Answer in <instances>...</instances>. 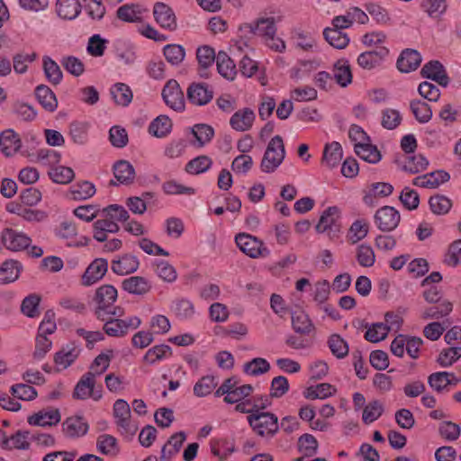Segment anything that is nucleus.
<instances>
[{
  "instance_id": "nucleus-43",
  "label": "nucleus",
  "mask_w": 461,
  "mask_h": 461,
  "mask_svg": "<svg viewBox=\"0 0 461 461\" xmlns=\"http://www.w3.org/2000/svg\"><path fill=\"white\" fill-rule=\"evenodd\" d=\"M111 95L114 102L122 106H128L132 101V92L124 83H116L111 89Z\"/></svg>"
},
{
  "instance_id": "nucleus-8",
  "label": "nucleus",
  "mask_w": 461,
  "mask_h": 461,
  "mask_svg": "<svg viewBox=\"0 0 461 461\" xmlns=\"http://www.w3.org/2000/svg\"><path fill=\"white\" fill-rule=\"evenodd\" d=\"M1 242L6 249L17 252L28 249L32 239L23 232L5 228L1 233Z\"/></svg>"
},
{
  "instance_id": "nucleus-60",
  "label": "nucleus",
  "mask_w": 461,
  "mask_h": 461,
  "mask_svg": "<svg viewBox=\"0 0 461 461\" xmlns=\"http://www.w3.org/2000/svg\"><path fill=\"white\" fill-rule=\"evenodd\" d=\"M461 357V347H453L443 349L437 359L438 365L442 367L452 366Z\"/></svg>"
},
{
  "instance_id": "nucleus-56",
  "label": "nucleus",
  "mask_w": 461,
  "mask_h": 461,
  "mask_svg": "<svg viewBox=\"0 0 461 461\" xmlns=\"http://www.w3.org/2000/svg\"><path fill=\"white\" fill-rule=\"evenodd\" d=\"M217 55H215L214 50L207 45L199 47L196 50V59L200 67V69L206 70L209 67L216 61Z\"/></svg>"
},
{
  "instance_id": "nucleus-44",
  "label": "nucleus",
  "mask_w": 461,
  "mask_h": 461,
  "mask_svg": "<svg viewBox=\"0 0 461 461\" xmlns=\"http://www.w3.org/2000/svg\"><path fill=\"white\" fill-rule=\"evenodd\" d=\"M297 446L303 456L312 457L317 453L319 443L312 434L305 433L299 437Z\"/></svg>"
},
{
  "instance_id": "nucleus-22",
  "label": "nucleus",
  "mask_w": 461,
  "mask_h": 461,
  "mask_svg": "<svg viewBox=\"0 0 461 461\" xmlns=\"http://www.w3.org/2000/svg\"><path fill=\"white\" fill-rule=\"evenodd\" d=\"M139 259L133 256L125 254L121 258L112 261V271L119 276L134 273L139 268Z\"/></svg>"
},
{
  "instance_id": "nucleus-58",
  "label": "nucleus",
  "mask_w": 461,
  "mask_h": 461,
  "mask_svg": "<svg viewBox=\"0 0 461 461\" xmlns=\"http://www.w3.org/2000/svg\"><path fill=\"white\" fill-rule=\"evenodd\" d=\"M171 355V348L168 345L161 344L149 348L146 352L143 359L149 364H154L156 361L170 357Z\"/></svg>"
},
{
  "instance_id": "nucleus-39",
  "label": "nucleus",
  "mask_w": 461,
  "mask_h": 461,
  "mask_svg": "<svg viewBox=\"0 0 461 461\" xmlns=\"http://www.w3.org/2000/svg\"><path fill=\"white\" fill-rule=\"evenodd\" d=\"M42 63L44 74L49 82L54 86L59 85L63 74L58 63L48 56L43 57Z\"/></svg>"
},
{
  "instance_id": "nucleus-40",
  "label": "nucleus",
  "mask_w": 461,
  "mask_h": 461,
  "mask_svg": "<svg viewBox=\"0 0 461 461\" xmlns=\"http://www.w3.org/2000/svg\"><path fill=\"white\" fill-rule=\"evenodd\" d=\"M438 303V304L437 305L426 308L421 314V318L424 320L440 319L448 315L453 310V304L447 300H444Z\"/></svg>"
},
{
  "instance_id": "nucleus-14",
  "label": "nucleus",
  "mask_w": 461,
  "mask_h": 461,
  "mask_svg": "<svg viewBox=\"0 0 461 461\" xmlns=\"http://www.w3.org/2000/svg\"><path fill=\"white\" fill-rule=\"evenodd\" d=\"M113 416L116 419V425L122 429V433L133 434L136 430L131 429V409L128 402L122 399L115 401L113 404Z\"/></svg>"
},
{
  "instance_id": "nucleus-34",
  "label": "nucleus",
  "mask_w": 461,
  "mask_h": 461,
  "mask_svg": "<svg viewBox=\"0 0 461 461\" xmlns=\"http://www.w3.org/2000/svg\"><path fill=\"white\" fill-rule=\"evenodd\" d=\"M57 14L63 19H75L81 12V5L78 0H58Z\"/></svg>"
},
{
  "instance_id": "nucleus-57",
  "label": "nucleus",
  "mask_w": 461,
  "mask_h": 461,
  "mask_svg": "<svg viewBox=\"0 0 461 461\" xmlns=\"http://www.w3.org/2000/svg\"><path fill=\"white\" fill-rule=\"evenodd\" d=\"M217 383L212 375H204L194 386V394L197 397H204L210 394L216 387Z\"/></svg>"
},
{
  "instance_id": "nucleus-59",
  "label": "nucleus",
  "mask_w": 461,
  "mask_h": 461,
  "mask_svg": "<svg viewBox=\"0 0 461 461\" xmlns=\"http://www.w3.org/2000/svg\"><path fill=\"white\" fill-rule=\"evenodd\" d=\"M49 175L55 183L62 185L70 183L75 177L73 169L64 166H59L51 168Z\"/></svg>"
},
{
  "instance_id": "nucleus-6",
  "label": "nucleus",
  "mask_w": 461,
  "mask_h": 461,
  "mask_svg": "<svg viewBox=\"0 0 461 461\" xmlns=\"http://www.w3.org/2000/svg\"><path fill=\"white\" fill-rule=\"evenodd\" d=\"M161 95L165 104L174 111L183 112L185 110L184 93L176 80L169 79L164 86Z\"/></svg>"
},
{
  "instance_id": "nucleus-51",
  "label": "nucleus",
  "mask_w": 461,
  "mask_h": 461,
  "mask_svg": "<svg viewBox=\"0 0 461 461\" xmlns=\"http://www.w3.org/2000/svg\"><path fill=\"white\" fill-rule=\"evenodd\" d=\"M212 164V159L205 155L198 156L191 159L186 165L185 170L188 174L198 175L207 171Z\"/></svg>"
},
{
  "instance_id": "nucleus-30",
  "label": "nucleus",
  "mask_w": 461,
  "mask_h": 461,
  "mask_svg": "<svg viewBox=\"0 0 461 461\" xmlns=\"http://www.w3.org/2000/svg\"><path fill=\"white\" fill-rule=\"evenodd\" d=\"M122 287L128 293L137 295H143L151 289L149 281L142 276H131L124 279Z\"/></svg>"
},
{
  "instance_id": "nucleus-29",
  "label": "nucleus",
  "mask_w": 461,
  "mask_h": 461,
  "mask_svg": "<svg viewBox=\"0 0 461 461\" xmlns=\"http://www.w3.org/2000/svg\"><path fill=\"white\" fill-rule=\"evenodd\" d=\"M333 77L341 87H346L351 84L353 76L348 60L341 59L335 62Z\"/></svg>"
},
{
  "instance_id": "nucleus-27",
  "label": "nucleus",
  "mask_w": 461,
  "mask_h": 461,
  "mask_svg": "<svg viewBox=\"0 0 461 461\" xmlns=\"http://www.w3.org/2000/svg\"><path fill=\"white\" fill-rule=\"evenodd\" d=\"M23 270V265L14 259L5 260L0 267V284H9L16 281Z\"/></svg>"
},
{
  "instance_id": "nucleus-63",
  "label": "nucleus",
  "mask_w": 461,
  "mask_h": 461,
  "mask_svg": "<svg viewBox=\"0 0 461 461\" xmlns=\"http://www.w3.org/2000/svg\"><path fill=\"white\" fill-rule=\"evenodd\" d=\"M173 312L181 320L189 319L194 314V304L187 299H177L174 302Z\"/></svg>"
},
{
  "instance_id": "nucleus-20",
  "label": "nucleus",
  "mask_w": 461,
  "mask_h": 461,
  "mask_svg": "<svg viewBox=\"0 0 461 461\" xmlns=\"http://www.w3.org/2000/svg\"><path fill=\"white\" fill-rule=\"evenodd\" d=\"M420 63V54L415 50L406 49L397 59V68L402 73H409L416 70Z\"/></svg>"
},
{
  "instance_id": "nucleus-33",
  "label": "nucleus",
  "mask_w": 461,
  "mask_h": 461,
  "mask_svg": "<svg viewBox=\"0 0 461 461\" xmlns=\"http://www.w3.org/2000/svg\"><path fill=\"white\" fill-rule=\"evenodd\" d=\"M217 70L220 75L229 80H233L236 76V66L233 60L225 51H219L216 58Z\"/></svg>"
},
{
  "instance_id": "nucleus-11",
  "label": "nucleus",
  "mask_w": 461,
  "mask_h": 461,
  "mask_svg": "<svg viewBox=\"0 0 461 461\" xmlns=\"http://www.w3.org/2000/svg\"><path fill=\"white\" fill-rule=\"evenodd\" d=\"M108 270V261L105 258H98L94 259L82 275L81 284L84 286H90L101 280Z\"/></svg>"
},
{
  "instance_id": "nucleus-64",
  "label": "nucleus",
  "mask_w": 461,
  "mask_h": 461,
  "mask_svg": "<svg viewBox=\"0 0 461 461\" xmlns=\"http://www.w3.org/2000/svg\"><path fill=\"white\" fill-rule=\"evenodd\" d=\"M357 260L361 267H370L375 262V255L369 245L361 244L357 249Z\"/></svg>"
},
{
  "instance_id": "nucleus-13",
  "label": "nucleus",
  "mask_w": 461,
  "mask_h": 461,
  "mask_svg": "<svg viewBox=\"0 0 461 461\" xmlns=\"http://www.w3.org/2000/svg\"><path fill=\"white\" fill-rule=\"evenodd\" d=\"M420 75L422 77L431 79L444 87L449 84V77L446 69L438 60H430L426 63L420 70Z\"/></svg>"
},
{
  "instance_id": "nucleus-47",
  "label": "nucleus",
  "mask_w": 461,
  "mask_h": 461,
  "mask_svg": "<svg viewBox=\"0 0 461 461\" xmlns=\"http://www.w3.org/2000/svg\"><path fill=\"white\" fill-rule=\"evenodd\" d=\"M384 411V405L379 400H373L369 402L363 409V422L366 425L374 422L382 416Z\"/></svg>"
},
{
  "instance_id": "nucleus-54",
  "label": "nucleus",
  "mask_w": 461,
  "mask_h": 461,
  "mask_svg": "<svg viewBox=\"0 0 461 461\" xmlns=\"http://www.w3.org/2000/svg\"><path fill=\"white\" fill-rule=\"evenodd\" d=\"M270 370L269 363L262 357L253 358L251 361L247 362L243 366L244 373L258 376L263 374H266Z\"/></svg>"
},
{
  "instance_id": "nucleus-50",
  "label": "nucleus",
  "mask_w": 461,
  "mask_h": 461,
  "mask_svg": "<svg viewBox=\"0 0 461 461\" xmlns=\"http://www.w3.org/2000/svg\"><path fill=\"white\" fill-rule=\"evenodd\" d=\"M390 326L383 322L373 323L367 328L365 339L372 343L380 342L387 337Z\"/></svg>"
},
{
  "instance_id": "nucleus-9",
  "label": "nucleus",
  "mask_w": 461,
  "mask_h": 461,
  "mask_svg": "<svg viewBox=\"0 0 461 461\" xmlns=\"http://www.w3.org/2000/svg\"><path fill=\"white\" fill-rule=\"evenodd\" d=\"M240 29H246L254 35L273 41L276 33V19L274 17L258 18L255 23H244Z\"/></svg>"
},
{
  "instance_id": "nucleus-3",
  "label": "nucleus",
  "mask_w": 461,
  "mask_h": 461,
  "mask_svg": "<svg viewBox=\"0 0 461 461\" xmlns=\"http://www.w3.org/2000/svg\"><path fill=\"white\" fill-rule=\"evenodd\" d=\"M285 149L281 136L276 135L269 141L263 156L260 167L265 173L274 172L283 162Z\"/></svg>"
},
{
  "instance_id": "nucleus-17",
  "label": "nucleus",
  "mask_w": 461,
  "mask_h": 461,
  "mask_svg": "<svg viewBox=\"0 0 461 461\" xmlns=\"http://www.w3.org/2000/svg\"><path fill=\"white\" fill-rule=\"evenodd\" d=\"M89 425L82 416H71L62 423V430L68 438H79L87 433Z\"/></svg>"
},
{
  "instance_id": "nucleus-16",
  "label": "nucleus",
  "mask_w": 461,
  "mask_h": 461,
  "mask_svg": "<svg viewBox=\"0 0 461 461\" xmlns=\"http://www.w3.org/2000/svg\"><path fill=\"white\" fill-rule=\"evenodd\" d=\"M389 50L384 46L376 47L374 50L365 51L357 58V64L364 69L371 70L381 65Z\"/></svg>"
},
{
  "instance_id": "nucleus-1",
  "label": "nucleus",
  "mask_w": 461,
  "mask_h": 461,
  "mask_svg": "<svg viewBox=\"0 0 461 461\" xmlns=\"http://www.w3.org/2000/svg\"><path fill=\"white\" fill-rule=\"evenodd\" d=\"M249 426L259 437L272 438L279 430L278 418L270 411H255L247 417Z\"/></svg>"
},
{
  "instance_id": "nucleus-5",
  "label": "nucleus",
  "mask_w": 461,
  "mask_h": 461,
  "mask_svg": "<svg viewBox=\"0 0 461 461\" xmlns=\"http://www.w3.org/2000/svg\"><path fill=\"white\" fill-rule=\"evenodd\" d=\"M235 242L238 248L251 258H266L270 255L269 249L258 238L241 232L236 235Z\"/></svg>"
},
{
  "instance_id": "nucleus-18",
  "label": "nucleus",
  "mask_w": 461,
  "mask_h": 461,
  "mask_svg": "<svg viewBox=\"0 0 461 461\" xmlns=\"http://www.w3.org/2000/svg\"><path fill=\"white\" fill-rule=\"evenodd\" d=\"M450 176L444 170H436L413 179L412 184L424 188H436L439 185L447 182Z\"/></svg>"
},
{
  "instance_id": "nucleus-2",
  "label": "nucleus",
  "mask_w": 461,
  "mask_h": 461,
  "mask_svg": "<svg viewBox=\"0 0 461 461\" xmlns=\"http://www.w3.org/2000/svg\"><path fill=\"white\" fill-rule=\"evenodd\" d=\"M254 388L251 384L239 385L236 376H231L223 381L221 386L215 391L216 397L224 396L223 402L228 404H234L249 397Z\"/></svg>"
},
{
  "instance_id": "nucleus-61",
  "label": "nucleus",
  "mask_w": 461,
  "mask_h": 461,
  "mask_svg": "<svg viewBox=\"0 0 461 461\" xmlns=\"http://www.w3.org/2000/svg\"><path fill=\"white\" fill-rule=\"evenodd\" d=\"M429 208L434 214H446L452 206L451 201L440 194L431 196L429 200Z\"/></svg>"
},
{
  "instance_id": "nucleus-26",
  "label": "nucleus",
  "mask_w": 461,
  "mask_h": 461,
  "mask_svg": "<svg viewBox=\"0 0 461 461\" xmlns=\"http://www.w3.org/2000/svg\"><path fill=\"white\" fill-rule=\"evenodd\" d=\"M254 120V112L250 108H244L230 117V124L236 131H245L251 128Z\"/></svg>"
},
{
  "instance_id": "nucleus-45",
  "label": "nucleus",
  "mask_w": 461,
  "mask_h": 461,
  "mask_svg": "<svg viewBox=\"0 0 461 461\" xmlns=\"http://www.w3.org/2000/svg\"><path fill=\"white\" fill-rule=\"evenodd\" d=\"M172 129L171 120L167 115H159L154 119L149 127L150 134L162 138L167 136Z\"/></svg>"
},
{
  "instance_id": "nucleus-7",
  "label": "nucleus",
  "mask_w": 461,
  "mask_h": 461,
  "mask_svg": "<svg viewBox=\"0 0 461 461\" xmlns=\"http://www.w3.org/2000/svg\"><path fill=\"white\" fill-rule=\"evenodd\" d=\"M374 219L381 231L389 232L397 228L401 215L394 207L385 205L375 212Z\"/></svg>"
},
{
  "instance_id": "nucleus-42",
  "label": "nucleus",
  "mask_w": 461,
  "mask_h": 461,
  "mask_svg": "<svg viewBox=\"0 0 461 461\" xmlns=\"http://www.w3.org/2000/svg\"><path fill=\"white\" fill-rule=\"evenodd\" d=\"M354 149L358 157L369 163L375 164L381 159L380 151L370 143H356Z\"/></svg>"
},
{
  "instance_id": "nucleus-53",
  "label": "nucleus",
  "mask_w": 461,
  "mask_h": 461,
  "mask_svg": "<svg viewBox=\"0 0 461 461\" xmlns=\"http://www.w3.org/2000/svg\"><path fill=\"white\" fill-rule=\"evenodd\" d=\"M41 296L36 294H32L26 296L21 304L22 312L29 318H35L39 316V305L41 303Z\"/></svg>"
},
{
  "instance_id": "nucleus-24",
  "label": "nucleus",
  "mask_w": 461,
  "mask_h": 461,
  "mask_svg": "<svg viewBox=\"0 0 461 461\" xmlns=\"http://www.w3.org/2000/svg\"><path fill=\"white\" fill-rule=\"evenodd\" d=\"M342 157L343 150L339 142L332 141L330 143H327L323 149L321 164L325 165L329 168H333L339 164Z\"/></svg>"
},
{
  "instance_id": "nucleus-25",
  "label": "nucleus",
  "mask_w": 461,
  "mask_h": 461,
  "mask_svg": "<svg viewBox=\"0 0 461 461\" xmlns=\"http://www.w3.org/2000/svg\"><path fill=\"white\" fill-rule=\"evenodd\" d=\"M79 354L80 349L75 342L71 341L55 354L54 362L62 366L63 368H67L75 362Z\"/></svg>"
},
{
  "instance_id": "nucleus-10",
  "label": "nucleus",
  "mask_w": 461,
  "mask_h": 461,
  "mask_svg": "<svg viewBox=\"0 0 461 461\" xmlns=\"http://www.w3.org/2000/svg\"><path fill=\"white\" fill-rule=\"evenodd\" d=\"M186 96L191 104L203 106L212 101L213 90L206 83L193 82L187 88Z\"/></svg>"
},
{
  "instance_id": "nucleus-35",
  "label": "nucleus",
  "mask_w": 461,
  "mask_h": 461,
  "mask_svg": "<svg viewBox=\"0 0 461 461\" xmlns=\"http://www.w3.org/2000/svg\"><path fill=\"white\" fill-rule=\"evenodd\" d=\"M140 15L141 9L138 4H126L116 11L117 18L125 23H139L141 21Z\"/></svg>"
},
{
  "instance_id": "nucleus-49",
  "label": "nucleus",
  "mask_w": 461,
  "mask_h": 461,
  "mask_svg": "<svg viewBox=\"0 0 461 461\" xmlns=\"http://www.w3.org/2000/svg\"><path fill=\"white\" fill-rule=\"evenodd\" d=\"M410 108L415 119L420 123L428 122L432 117L430 106L421 100H412Z\"/></svg>"
},
{
  "instance_id": "nucleus-32",
  "label": "nucleus",
  "mask_w": 461,
  "mask_h": 461,
  "mask_svg": "<svg viewBox=\"0 0 461 461\" xmlns=\"http://www.w3.org/2000/svg\"><path fill=\"white\" fill-rule=\"evenodd\" d=\"M292 326L294 330L301 335H309L315 330L309 315L303 311L292 314Z\"/></svg>"
},
{
  "instance_id": "nucleus-23",
  "label": "nucleus",
  "mask_w": 461,
  "mask_h": 461,
  "mask_svg": "<svg viewBox=\"0 0 461 461\" xmlns=\"http://www.w3.org/2000/svg\"><path fill=\"white\" fill-rule=\"evenodd\" d=\"M186 439V435L184 431L174 433L162 447L160 460L169 461L176 454L179 452L183 443Z\"/></svg>"
},
{
  "instance_id": "nucleus-36",
  "label": "nucleus",
  "mask_w": 461,
  "mask_h": 461,
  "mask_svg": "<svg viewBox=\"0 0 461 461\" xmlns=\"http://www.w3.org/2000/svg\"><path fill=\"white\" fill-rule=\"evenodd\" d=\"M339 217V209L337 206L328 207L321 215V218L316 225V231L323 233L332 229L336 221Z\"/></svg>"
},
{
  "instance_id": "nucleus-28",
  "label": "nucleus",
  "mask_w": 461,
  "mask_h": 461,
  "mask_svg": "<svg viewBox=\"0 0 461 461\" xmlns=\"http://www.w3.org/2000/svg\"><path fill=\"white\" fill-rule=\"evenodd\" d=\"M35 96L40 104L48 112H54L58 107V100L53 91L46 85L35 88Z\"/></svg>"
},
{
  "instance_id": "nucleus-52",
  "label": "nucleus",
  "mask_w": 461,
  "mask_h": 461,
  "mask_svg": "<svg viewBox=\"0 0 461 461\" xmlns=\"http://www.w3.org/2000/svg\"><path fill=\"white\" fill-rule=\"evenodd\" d=\"M103 330L110 337H123L127 334L124 320L109 318L105 320Z\"/></svg>"
},
{
  "instance_id": "nucleus-31",
  "label": "nucleus",
  "mask_w": 461,
  "mask_h": 461,
  "mask_svg": "<svg viewBox=\"0 0 461 461\" xmlns=\"http://www.w3.org/2000/svg\"><path fill=\"white\" fill-rule=\"evenodd\" d=\"M21 146V140L13 130L4 131L0 135V147L2 152L10 157L14 155Z\"/></svg>"
},
{
  "instance_id": "nucleus-15",
  "label": "nucleus",
  "mask_w": 461,
  "mask_h": 461,
  "mask_svg": "<svg viewBox=\"0 0 461 461\" xmlns=\"http://www.w3.org/2000/svg\"><path fill=\"white\" fill-rule=\"evenodd\" d=\"M153 15L156 22L165 29L175 31L176 29V15L170 6L158 2L154 5Z\"/></svg>"
},
{
  "instance_id": "nucleus-48",
  "label": "nucleus",
  "mask_w": 461,
  "mask_h": 461,
  "mask_svg": "<svg viewBox=\"0 0 461 461\" xmlns=\"http://www.w3.org/2000/svg\"><path fill=\"white\" fill-rule=\"evenodd\" d=\"M166 60L172 66L180 65L185 57V50L179 44H167L163 48Z\"/></svg>"
},
{
  "instance_id": "nucleus-55",
  "label": "nucleus",
  "mask_w": 461,
  "mask_h": 461,
  "mask_svg": "<svg viewBox=\"0 0 461 461\" xmlns=\"http://www.w3.org/2000/svg\"><path fill=\"white\" fill-rule=\"evenodd\" d=\"M428 166V159L423 155L418 154L408 157L407 162L403 165L402 169L409 172L410 174H417L425 170Z\"/></svg>"
},
{
  "instance_id": "nucleus-37",
  "label": "nucleus",
  "mask_w": 461,
  "mask_h": 461,
  "mask_svg": "<svg viewBox=\"0 0 461 461\" xmlns=\"http://www.w3.org/2000/svg\"><path fill=\"white\" fill-rule=\"evenodd\" d=\"M30 435L31 433L27 430H18L11 438H7L5 433L0 430V436L4 438L3 445L8 448L28 449L30 447L28 442Z\"/></svg>"
},
{
  "instance_id": "nucleus-19",
  "label": "nucleus",
  "mask_w": 461,
  "mask_h": 461,
  "mask_svg": "<svg viewBox=\"0 0 461 461\" xmlns=\"http://www.w3.org/2000/svg\"><path fill=\"white\" fill-rule=\"evenodd\" d=\"M61 420L59 409H50L49 411L41 410L28 417L27 421L33 426H53Z\"/></svg>"
},
{
  "instance_id": "nucleus-21",
  "label": "nucleus",
  "mask_w": 461,
  "mask_h": 461,
  "mask_svg": "<svg viewBox=\"0 0 461 461\" xmlns=\"http://www.w3.org/2000/svg\"><path fill=\"white\" fill-rule=\"evenodd\" d=\"M113 172L117 182L125 185H131L136 176L133 166L124 159L118 160L113 164Z\"/></svg>"
},
{
  "instance_id": "nucleus-46",
  "label": "nucleus",
  "mask_w": 461,
  "mask_h": 461,
  "mask_svg": "<svg viewBox=\"0 0 461 461\" xmlns=\"http://www.w3.org/2000/svg\"><path fill=\"white\" fill-rule=\"evenodd\" d=\"M328 346L333 356L337 358H344L348 355V344L339 334H332L328 339Z\"/></svg>"
},
{
  "instance_id": "nucleus-12",
  "label": "nucleus",
  "mask_w": 461,
  "mask_h": 461,
  "mask_svg": "<svg viewBox=\"0 0 461 461\" xmlns=\"http://www.w3.org/2000/svg\"><path fill=\"white\" fill-rule=\"evenodd\" d=\"M95 374L93 371L86 373L75 386L73 397L76 399L85 400L93 397L97 401L102 397L101 393H95L94 387L95 384Z\"/></svg>"
},
{
  "instance_id": "nucleus-4",
  "label": "nucleus",
  "mask_w": 461,
  "mask_h": 461,
  "mask_svg": "<svg viewBox=\"0 0 461 461\" xmlns=\"http://www.w3.org/2000/svg\"><path fill=\"white\" fill-rule=\"evenodd\" d=\"M118 296L116 288L111 285H103L95 290L93 296V303H95L94 313L95 317L104 321L107 317V312L113 305Z\"/></svg>"
},
{
  "instance_id": "nucleus-38",
  "label": "nucleus",
  "mask_w": 461,
  "mask_h": 461,
  "mask_svg": "<svg viewBox=\"0 0 461 461\" xmlns=\"http://www.w3.org/2000/svg\"><path fill=\"white\" fill-rule=\"evenodd\" d=\"M323 36L330 46L339 50L346 48L349 42L348 34L342 32L341 30L335 27L324 29Z\"/></svg>"
},
{
  "instance_id": "nucleus-62",
  "label": "nucleus",
  "mask_w": 461,
  "mask_h": 461,
  "mask_svg": "<svg viewBox=\"0 0 461 461\" xmlns=\"http://www.w3.org/2000/svg\"><path fill=\"white\" fill-rule=\"evenodd\" d=\"M12 112L17 117L26 122L33 121L37 115V112L32 105L20 101H16L13 104Z\"/></svg>"
},
{
  "instance_id": "nucleus-41",
  "label": "nucleus",
  "mask_w": 461,
  "mask_h": 461,
  "mask_svg": "<svg viewBox=\"0 0 461 461\" xmlns=\"http://www.w3.org/2000/svg\"><path fill=\"white\" fill-rule=\"evenodd\" d=\"M96 447L102 454L111 456H115L120 452L117 439L108 434H103L97 438Z\"/></svg>"
}]
</instances>
